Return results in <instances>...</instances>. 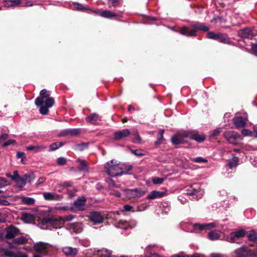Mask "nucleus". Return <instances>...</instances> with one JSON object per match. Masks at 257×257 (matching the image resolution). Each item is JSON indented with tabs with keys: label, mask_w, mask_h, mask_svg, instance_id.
Here are the masks:
<instances>
[{
	"label": "nucleus",
	"mask_w": 257,
	"mask_h": 257,
	"mask_svg": "<svg viewBox=\"0 0 257 257\" xmlns=\"http://www.w3.org/2000/svg\"><path fill=\"white\" fill-rule=\"evenodd\" d=\"M221 132L220 128H217L211 134L210 137H215L216 136H217L219 133Z\"/></svg>",
	"instance_id": "nucleus-58"
},
{
	"label": "nucleus",
	"mask_w": 257,
	"mask_h": 257,
	"mask_svg": "<svg viewBox=\"0 0 257 257\" xmlns=\"http://www.w3.org/2000/svg\"><path fill=\"white\" fill-rule=\"evenodd\" d=\"M6 231L7 233L5 235V238L6 239H14L17 235L20 234L19 229L13 225H10L6 227Z\"/></svg>",
	"instance_id": "nucleus-8"
},
{
	"label": "nucleus",
	"mask_w": 257,
	"mask_h": 257,
	"mask_svg": "<svg viewBox=\"0 0 257 257\" xmlns=\"http://www.w3.org/2000/svg\"><path fill=\"white\" fill-rule=\"evenodd\" d=\"M86 199L82 197L81 198L77 199L74 202L73 205L76 207H80L85 205L86 203Z\"/></svg>",
	"instance_id": "nucleus-33"
},
{
	"label": "nucleus",
	"mask_w": 257,
	"mask_h": 257,
	"mask_svg": "<svg viewBox=\"0 0 257 257\" xmlns=\"http://www.w3.org/2000/svg\"><path fill=\"white\" fill-rule=\"evenodd\" d=\"M16 144L17 142L16 140L11 139L4 143L2 146L3 147H7L10 145H15Z\"/></svg>",
	"instance_id": "nucleus-48"
},
{
	"label": "nucleus",
	"mask_w": 257,
	"mask_h": 257,
	"mask_svg": "<svg viewBox=\"0 0 257 257\" xmlns=\"http://www.w3.org/2000/svg\"><path fill=\"white\" fill-rule=\"evenodd\" d=\"M107 1L108 7L110 8L112 7L116 8L118 7L122 3V0H107Z\"/></svg>",
	"instance_id": "nucleus-35"
},
{
	"label": "nucleus",
	"mask_w": 257,
	"mask_h": 257,
	"mask_svg": "<svg viewBox=\"0 0 257 257\" xmlns=\"http://www.w3.org/2000/svg\"><path fill=\"white\" fill-rule=\"evenodd\" d=\"M28 176L26 175V174L23 176H20L17 182L21 184L22 186L25 185L27 182Z\"/></svg>",
	"instance_id": "nucleus-41"
},
{
	"label": "nucleus",
	"mask_w": 257,
	"mask_h": 257,
	"mask_svg": "<svg viewBox=\"0 0 257 257\" xmlns=\"http://www.w3.org/2000/svg\"><path fill=\"white\" fill-rule=\"evenodd\" d=\"M35 199L31 197H23L22 198V203L28 205H32L35 203Z\"/></svg>",
	"instance_id": "nucleus-29"
},
{
	"label": "nucleus",
	"mask_w": 257,
	"mask_h": 257,
	"mask_svg": "<svg viewBox=\"0 0 257 257\" xmlns=\"http://www.w3.org/2000/svg\"><path fill=\"white\" fill-rule=\"evenodd\" d=\"M19 177H20V176L18 174V171H15L13 173V175H12V179L16 182H17Z\"/></svg>",
	"instance_id": "nucleus-54"
},
{
	"label": "nucleus",
	"mask_w": 257,
	"mask_h": 257,
	"mask_svg": "<svg viewBox=\"0 0 257 257\" xmlns=\"http://www.w3.org/2000/svg\"><path fill=\"white\" fill-rule=\"evenodd\" d=\"M215 226V224L214 223L211 222L209 223L205 224V230L210 229L214 227Z\"/></svg>",
	"instance_id": "nucleus-59"
},
{
	"label": "nucleus",
	"mask_w": 257,
	"mask_h": 257,
	"mask_svg": "<svg viewBox=\"0 0 257 257\" xmlns=\"http://www.w3.org/2000/svg\"><path fill=\"white\" fill-rule=\"evenodd\" d=\"M120 171L122 172V175L124 174H130L129 171L132 170L133 166L128 164H120Z\"/></svg>",
	"instance_id": "nucleus-26"
},
{
	"label": "nucleus",
	"mask_w": 257,
	"mask_h": 257,
	"mask_svg": "<svg viewBox=\"0 0 257 257\" xmlns=\"http://www.w3.org/2000/svg\"><path fill=\"white\" fill-rule=\"evenodd\" d=\"M208 237L210 239L213 240L218 239L219 237V234L215 231H211L208 234Z\"/></svg>",
	"instance_id": "nucleus-39"
},
{
	"label": "nucleus",
	"mask_w": 257,
	"mask_h": 257,
	"mask_svg": "<svg viewBox=\"0 0 257 257\" xmlns=\"http://www.w3.org/2000/svg\"><path fill=\"white\" fill-rule=\"evenodd\" d=\"M106 173L110 176L115 177L122 175V172L120 171V164L110 165L107 163L105 167Z\"/></svg>",
	"instance_id": "nucleus-6"
},
{
	"label": "nucleus",
	"mask_w": 257,
	"mask_h": 257,
	"mask_svg": "<svg viewBox=\"0 0 257 257\" xmlns=\"http://www.w3.org/2000/svg\"><path fill=\"white\" fill-rule=\"evenodd\" d=\"M48 244L42 242L37 243L34 245V250L38 253L46 255L48 253Z\"/></svg>",
	"instance_id": "nucleus-14"
},
{
	"label": "nucleus",
	"mask_w": 257,
	"mask_h": 257,
	"mask_svg": "<svg viewBox=\"0 0 257 257\" xmlns=\"http://www.w3.org/2000/svg\"><path fill=\"white\" fill-rule=\"evenodd\" d=\"M74 7L77 10L82 11H85L87 10L83 5L79 3L74 4Z\"/></svg>",
	"instance_id": "nucleus-51"
},
{
	"label": "nucleus",
	"mask_w": 257,
	"mask_h": 257,
	"mask_svg": "<svg viewBox=\"0 0 257 257\" xmlns=\"http://www.w3.org/2000/svg\"><path fill=\"white\" fill-rule=\"evenodd\" d=\"M21 219L25 222L30 223L35 220V216L32 214L25 213L22 214Z\"/></svg>",
	"instance_id": "nucleus-21"
},
{
	"label": "nucleus",
	"mask_w": 257,
	"mask_h": 257,
	"mask_svg": "<svg viewBox=\"0 0 257 257\" xmlns=\"http://www.w3.org/2000/svg\"><path fill=\"white\" fill-rule=\"evenodd\" d=\"M146 191L140 188H136L134 189H126L125 190V195L126 197L129 199L135 197H140L143 196Z\"/></svg>",
	"instance_id": "nucleus-7"
},
{
	"label": "nucleus",
	"mask_w": 257,
	"mask_h": 257,
	"mask_svg": "<svg viewBox=\"0 0 257 257\" xmlns=\"http://www.w3.org/2000/svg\"><path fill=\"white\" fill-rule=\"evenodd\" d=\"M63 251L67 256L75 255L78 253V249L76 248L66 246L63 248Z\"/></svg>",
	"instance_id": "nucleus-20"
},
{
	"label": "nucleus",
	"mask_w": 257,
	"mask_h": 257,
	"mask_svg": "<svg viewBox=\"0 0 257 257\" xmlns=\"http://www.w3.org/2000/svg\"><path fill=\"white\" fill-rule=\"evenodd\" d=\"M74 218V216L72 215H67L64 217H58L57 218L45 217L42 219L41 223L43 225H50L53 228H60L65 221H71Z\"/></svg>",
	"instance_id": "nucleus-2"
},
{
	"label": "nucleus",
	"mask_w": 257,
	"mask_h": 257,
	"mask_svg": "<svg viewBox=\"0 0 257 257\" xmlns=\"http://www.w3.org/2000/svg\"><path fill=\"white\" fill-rule=\"evenodd\" d=\"M131 132V134L130 135L132 136L133 143L136 144H141L142 139L138 131L134 130Z\"/></svg>",
	"instance_id": "nucleus-23"
},
{
	"label": "nucleus",
	"mask_w": 257,
	"mask_h": 257,
	"mask_svg": "<svg viewBox=\"0 0 257 257\" xmlns=\"http://www.w3.org/2000/svg\"><path fill=\"white\" fill-rule=\"evenodd\" d=\"M46 178H45L44 177H41L39 178L36 183V185L37 186L40 185V184H41L43 182H44L46 181Z\"/></svg>",
	"instance_id": "nucleus-62"
},
{
	"label": "nucleus",
	"mask_w": 257,
	"mask_h": 257,
	"mask_svg": "<svg viewBox=\"0 0 257 257\" xmlns=\"http://www.w3.org/2000/svg\"><path fill=\"white\" fill-rule=\"evenodd\" d=\"M43 197L46 200L51 201L56 200L55 195L50 192H45L43 193Z\"/></svg>",
	"instance_id": "nucleus-37"
},
{
	"label": "nucleus",
	"mask_w": 257,
	"mask_h": 257,
	"mask_svg": "<svg viewBox=\"0 0 257 257\" xmlns=\"http://www.w3.org/2000/svg\"><path fill=\"white\" fill-rule=\"evenodd\" d=\"M246 234V231L243 229L232 231L227 237V240L231 243H239L240 239L244 237Z\"/></svg>",
	"instance_id": "nucleus-5"
},
{
	"label": "nucleus",
	"mask_w": 257,
	"mask_h": 257,
	"mask_svg": "<svg viewBox=\"0 0 257 257\" xmlns=\"http://www.w3.org/2000/svg\"><path fill=\"white\" fill-rule=\"evenodd\" d=\"M238 34L239 37L242 38H250L255 36L252 30L248 27L240 30Z\"/></svg>",
	"instance_id": "nucleus-16"
},
{
	"label": "nucleus",
	"mask_w": 257,
	"mask_h": 257,
	"mask_svg": "<svg viewBox=\"0 0 257 257\" xmlns=\"http://www.w3.org/2000/svg\"><path fill=\"white\" fill-rule=\"evenodd\" d=\"M9 137V135L8 134L4 133L1 135H0V143L6 141Z\"/></svg>",
	"instance_id": "nucleus-57"
},
{
	"label": "nucleus",
	"mask_w": 257,
	"mask_h": 257,
	"mask_svg": "<svg viewBox=\"0 0 257 257\" xmlns=\"http://www.w3.org/2000/svg\"><path fill=\"white\" fill-rule=\"evenodd\" d=\"M99 16L106 19H112L118 17L119 15L109 10H102V12L99 13Z\"/></svg>",
	"instance_id": "nucleus-17"
},
{
	"label": "nucleus",
	"mask_w": 257,
	"mask_h": 257,
	"mask_svg": "<svg viewBox=\"0 0 257 257\" xmlns=\"http://www.w3.org/2000/svg\"><path fill=\"white\" fill-rule=\"evenodd\" d=\"M69 136H76L80 133V130L78 128L69 129Z\"/></svg>",
	"instance_id": "nucleus-46"
},
{
	"label": "nucleus",
	"mask_w": 257,
	"mask_h": 257,
	"mask_svg": "<svg viewBox=\"0 0 257 257\" xmlns=\"http://www.w3.org/2000/svg\"><path fill=\"white\" fill-rule=\"evenodd\" d=\"M64 143L62 142H56L51 144L49 146V151H53L63 146Z\"/></svg>",
	"instance_id": "nucleus-34"
},
{
	"label": "nucleus",
	"mask_w": 257,
	"mask_h": 257,
	"mask_svg": "<svg viewBox=\"0 0 257 257\" xmlns=\"http://www.w3.org/2000/svg\"><path fill=\"white\" fill-rule=\"evenodd\" d=\"M89 218L95 224L102 222L104 219L101 214L100 212L97 211H93L90 212L89 215Z\"/></svg>",
	"instance_id": "nucleus-15"
},
{
	"label": "nucleus",
	"mask_w": 257,
	"mask_h": 257,
	"mask_svg": "<svg viewBox=\"0 0 257 257\" xmlns=\"http://www.w3.org/2000/svg\"><path fill=\"white\" fill-rule=\"evenodd\" d=\"M239 162V158L237 157H233L227 164V166L232 169L233 167H236Z\"/></svg>",
	"instance_id": "nucleus-31"
},
{
	"label": "nucleus",
	"mask_w": 257,
	"mask_h": 257,
	"mask_svg": "<svg viewBox=\"0 0 257 257\" xmlns=\"http://www.w3.org/2000/svg\"><path fill=\"white\" fill-rule=\"evenodd\" d=\"M191 26L195 30H190L187 27L184 26L180 29V33L186 36L195 37L197 35L196 30L203 32H208L209 30V28L207 26L199 23L192 24Z\"/></svg>",
	"instance_id": "nucleus-3"
},
{
	"label": "nucleus",
	"mask_w": 257,
	"mask_h": 257,
	"mask_svg": "<svg viewBox=\"0 0 257 257\" xmlns=\"http://www.w3.org/2000/svg\"><path fill=\"white\" fill-rule=\"evenodd\" d=\"M241 133L245 136H252V132L247 129L242 130Z\"/></svg>",
	"instance_id": "nucleus-55"
},
{
	"label": "nucleus",
	"mask_w": 257,
	"mask_h": 257,
	"mask_svg": "<svg viewBox=\"0 0 257 257\" xmlns=\"http://www.w3.org/2000/svg\"><path fill=\"white\" fill-rule=\"evenodd\" d=\"M0 204L5 206H8L10 205V203L6 199L0 198Z\"/></svg>",
	"instance_id": "nucleus-63"
},
{
	"label": "nucleus",
	"mask_w": 257,
	"mask_h": 257,
	"mask_svg": "<svg viewBox=\"0 0 257 257\" xmlns=\"http://www.w3.org/2000/svg\"><path fill=\"white\" fill-rule=\"evenodd\" d=\"M164 179L163 178H159L154 177L152 178V182L154 184H161L163 183Z\"/></svg>",
	"instance_id": "nucleus-45"
},
{
	"label": "nucleus",
	"mask_w": 257,
	"mask_h": 257,
	"mask_svg": "<svg viewBox=\"0 0 257 257\" xmlns=\"http://www.w3.org/2000/svg\"><path fill=\"white\" fill-rule=\"evenodd\" d=\"M131 151L132 154L137 157H141L145 155V154L143 153L145 151L142 149H138L135 150H131Z\"/></svg>",
	"instance_id": "nucleus-42"
},
{
	"label": "nucleus",
	"mask_w": 257,
	"mask_h": 257,
	"mask_svg": "<svg viewBox=\"0 0 257 257\" xmlns=\"http://www.w3.org/2000/svg\"><path fill=\"white\" fill-rule=\"evenodd\" d=\"M99 115L96 113L90 114L86 118V120L91 124H95L96 122L99 120Z\"/></svg>",
	"instance_id": "nucleus-25"
},
{
	"label": "nucleus",
	"mask_w": 257,
	"mask_h": 257,
	"mask_svg": "<svg viewBox=\"0 0 257 257\" xmlns=\"http://www.w3.org/2000/svg\"><path fill=\"white\" fill-rule=\"evenodd\" d=\"M207 38L218 41L220 43L233 45V42L228 37V35L225 33H215L213 32H209L207 34Z\"/></svg>",
	"instance_id": "nucleus-4"
},
{
	"label": "nucleus",
	"mask_w": 257,
	"mask_h": 257,
	"mask_svg": "<svg viewBox=\"0 0 257 257\" xmlns=\"http://www.w3.org/2000/svg\"><path fill=\"white\" fill-rule=\"evenodd\" d=\"M213 21L215 23H223L226 22V20L224 18L223 16H216L214 18Z\"/></svg>",
	"instance_id": "nucleus-43"
},
{
	"label": "nucleus",
	"mask_w": 257,
	"mask_h": 257,
	"mask_svg": "<svg viewBox=\"0 0 257 257\" xmlns=\"http://www.w3.org/2000/svg\"><path fill=\"white\" fill-rule=\"evenodd\" d=\"M164 130H161L159 131L157 136V140L155 142V145L156 146H159L162 144L163 141L164 140Z\"/></svg>",
	"instance_id": "nucleus-30"
},
{
	"label": "nucleus",
	"mask_w": 257,
	"mask_h": 257,
	"mask_svg": "<svg viewBox=\"0 0 257 257\" xmlns=\"http://www.w3.org/2000/svg\"><path fill=\"white\" fill-rule=\"evenodd\" d=\"M20 4V0H5L4 1V5L6 7H14Z\"/></svg>",
	"instance_id": "nucleus-27"
},
{
	"label": "nucleus",
	"mask_w": 257,
	"mask_h": 257,
	"mask_svg": "<svg viewBox=\"0 0 257 257\" xmlns=\"http://www.w3.org/2000/svg\"><path fill=\"white\" fill-rule=\"evenodd\" d=\"M46 148V147L44 146H29L26 147L27 150L29 151H34L35 152H38L41 150H44Z\"/></svg>",
	"instance_id": "nucleus-36"
},
{
	"label": "nucleus",
	"mask_w": 257,
	"mask_h": 257,
	"mask_svg": "<svg viewBox=\"0 0 257 257\" xmlns=\"http://www.w3.org/2000/svg\"><path fill=\"white\" fill-rule=\"evenodd\" d=\"M67 159L64 157H59L57 160V164L59 166H63L66 164Z\"/></svg>",
	"instance_id": "nucleus-47"
},
{
	"label": "nucleus",
	"mask_w": 257,
	"mask_h": 257,
	"mask_svg": "<svg viewBox=\"0 0 257 257\" xmlns=\"http://www.w3.org/2000/svg\"><path fill=\"white\" fill-rule=\"evenodd\" d=\"M251 50L253 55L257 56V43L251 44Z\"/></svg>",
	"instance_id": "nucleus-53"
},
{
	"label": "nucleus",
	"mask_w": 257,
	"mask_h": 257,
	"mask_svg": "<svg viewBox=\"0 0 257 257\" xmlns=\"http://www.w3.org/2000/svg\"><path fill=\"white\" fill-rule=\"evenodd\" d=\"M28 242V239L26 237L21 236L19 237L15 238L12 240V243L13 244H25Z\"/></svg>",
	"instance_id": "nucleus-24"
},
{
	"label": "nucleus",
	"mask_w": 257,
	"mask_h": 257,
	"mask_svg": "<svg viewBox=\"0 0 257 257\" xmlns=\"http://www.w3.org/2000/svg\"><path fill=\"white\" fill-rule=\"evenodd\" d=\"M17 257H28V255L25 253H23L22 252L19 251L17 253Z\"/></svg>",
	"instance_id": "nucleus-64"
},
{
	"label": "nucleus",
	"mask_w": 257,
	"mask_h": 257,
	"mask_svg": "<svg viewBox=\"0 0 257 257\" xmlns=\"http://www.w3.org/2000/svg\"><path fill=\"white\" fill-rule=\"evenodd\" d=\"M106 182H107L109 187H115L117 188L120 187L121 185L120 184H116L115 182L112 179H107L106 180Z\"/></svg>",
	"instance_id": "nucleus-40"
},
{
	"label": "nucleus",
	"mask_w": 257,
	"mask_h": 257,
	"mask_svg": "<svg viewBox=\"0 0 257 257\" xmlns=\"http://www.w3.org/2000/svg\"><path fill=\"white\" fill-rule=\"evenodd\" d=\"M185 136L188 139L194 140L198 143L203 142L205 139L204 135H200L197 131H186Z\"/></svg>",
	"instance_id": "nucleus-9"
},
{
	"label": "nucleus",
	"mask_w": 257,
	"mask_h": 257,
	"mask_svg": "<svg viewBox=\"0 0 257 257\" xmlns=\"http://www.w3.org/2000/svg\"><path fill=\"white\" fill-rule=\"evenodd\" d=\"M248 121L247 118L243 116H235L233 119L232 121L235 125V128H243L245 126V124Z\"/></svg>",
	"instance_id": "nucleus-12"
},
{
	"label": "nucleus",
	"mask_w": 257,
	"mask_h": 257,
	"mask_svg": "<svg viewBox=\"0 0 257 257\" xmlns=\"http://www.w3.org/2000/svg\"><path fill=\"white\" fill-rule=\"evenodd\" d=\"M110 194L113 195L117 197H120L121 196V193L117 190H112L110 192Z\"/></svg>",
	"instance_id": "nucleus-61"
},
{
	"label": "nucleus",
	"mask_w": 257,
	"mask_h": 257,
	"mask_svg": "<svg viewBox=\"0 0 257 257\" xmlns=\"http://www.w3.org/2000/svg\"><path fill=\"white\" fill-rule=\"evenodd\" d=\"M194 229L197 230L198 229L199 230H205V224H199L196 223L194 225Z\"/></svg>",
	"instance_id": "nucleus-50"
},
{
	"label": "nucleus",
	"mask_w": 257,
	"mask_h": 257,
	"mask_svg": "<svg viewBox=\"0 0 257 257\" xmlns=\"http://www.w3.org/2000/svg\"><path fill=\"white\" fill-rule=\"evenodd\" d=\"M8 184H9V183L6 178L0 177V188L6 186Z\"/></svg>",
	"instance_id": "nucleus-52"
},
{
	"label": "nucleus",
	"mask_w": 257,
	"mask_h": 257,
	"mask_svg": "<svg viewBox=\"0 0 257 257\" xmlns=\"http://www.w3.org/2000/svg\"><path fill=\"white\" fill-rule=\"evenodd\" d=\"M164 192H160L157 190H154L150 192V193L147 196V199H154L157 198H161L164 196Z\"/></svg>",
	"instance_id": "nucleus-19"
},
{
	"label": "nucleus",
	"mask_w": 257,
	"mask_h": 257,
	"mask_svg": "<svg viewBox=\"0 0 257 257\" xmlns=\"http://www.w3.org/2000/svg\"><path fill=\"white\" fill-rule=\"evenodd\" d=\"M26 175L29 176L27 177V182H31L34 179V175L33 173H27L26 174Z\"/></svg>",
	"instance_id": "nucleus-60"
},
{
	"label": "nucleus",
	"mask_w": 257,
	"mask_h": 257,
	"mask_svg": "<svg viewBox=\"0 0 257 257\" xmlns=\"http://www.w3.org/2000/svg\"><path fill=\"white\" fill-rule=\"evenodd\" d=\"M50 92L46 89H42L40 92V96L35 101L36 106L40 107L39 111L41 114L45 115L49 111V108L54 104V99L50 97Z\"/></svg>",
	"instance_id": "nucleus-1"
},
{
	"label": "nucleus",
	"mask_w": 257,
	"mask_h": 257,
	"mask_svg": "<svg viewBox=\"0 0 257 257\" xmlns=\"http://www.w3.org/2000/svg\"><path fill=\"white\" fill-rule=\"evenodd\" d=\"M77 162L79 163L78 170L80 171L88 172V164L85 160L78 159Z\"/></svg>",
	"instance_id": "nucleus-22"
},
{
	"label": "nucleus",
	"mask_w": 257,
	"mask_h": 257,
	"mask_svg": "<svg viewBox=\"0 0 257 257\" xmlns=\"http://www.w3.org/2000/svg\"><path fill=\"white\" fill-rule=\"evenodd\" d=\"M234 253L236 257H246L248 254V248L242 246L235 250Z\"/></svg>",
	"instance_id": "nucleus-18"
},
{
	"label": "nucleus",
	"mask_w": 257,
	"mask_h": 257,
	"mask_svg": "<svg viewBox=\"0 0 257 257\" xmlns=\"http://www.w3.org/2000/svg\"><path fill=\"white\" fill-rule=\"evenodd\" d=\"M131 134L128 129H124L121 131H116L114 133L113 139L115 141H119L126 138Z\"/></svg>",
	"instance_id": "nucleus-13"
},
{
	"label": "nucleus",
	"mask_w": 257,
	"mask_h": 257,
	"mask_svg": "<svg viewBox=\"0 0 257 257\" xmlns=\"http://www.w3.org/2000/svg\"><path fill=\"white\" fill-rule=\"evenodd\" d=\"M3 255L6 257H17V253L14 252L8 249H4Z\"/></svg>",
	"instance_id": "nucleus-38"
},
{
	"label": "nucleus",
	"mask_w": 257,
	"mask_h": 257,
	"mask_svg": "<svg viewBox=\"0 0 257 257\" xmlns=\"http://www.w3.org/2000/svg\"><path fill=\"white\" fill-rule=\"evenodd\" d=\"M88 146V144L86 143H82L78 145V147L80 151H82L84 149L87 148Z\"/></svg>",
	"instance_id": "nucleus-56"
},
{
	"label": "nucleus",
	"mask_w": 257,
	"mask_h": 257,
	"mask_svg": "<svg viewBox=\"0 0 257 257\" xmlns=\"http://www.w3.org/2000/svg\"><path fill=\"white\" fill-rule=\"evenodd\" d=\"M191 160L196 163H202V162L206 163L208 161L207 160L204 159L201 157H197L196 158H193V159H191Z\"/></svg>",
	"instance_id": "nucleus-49"
},
{
	"label": "nucleus",
	"mask_w": 257,
	"mask_h": 257,
	"mask_svg": "<svg viewBox=\"0 0 257 257\" xmlns=\"http://www.w3.org/2000/svg\"><path fill=\"white\" fill-rule=\"evenodd\" d=\"M224 137L229 143L235 144L240 136L234 131H226L224 133Z\"/></svg>",
	"instance_id": "nucleus-10"
},
{
	"label": "nucleus",
	"mask_w": 257,
	"mask_h": 257,
	"mask_svg": "<svg viewBox=\"0 0 257 257\" xmlns=\"http://www.w3.org/2000/svg\"><path fill=\"white\" fill-rule=\"evenodd\" d=\"M8 218V214L3 210L0 211V222H6Z\"/></svg>",
	"instance_id": "nucleus-44"
},
{
	"label": "nucleus",
	"mask_w": 257,
	"mask_h": 257,
	"mask_svg": "<svg viewBox=\"0 0 257 257\" xmlns=\"http://www.w3.org/2000/svg\"><path fill=\"white\" fill-rule=\"evenodd\" d=\"M245 236L249 241L254 242L257 240V233L253 230L246 231Z\"/></svg>",
	"instance_id": "nucleus-28"
},
{
	"label": "nucleus",
	"mask_w": 257,
	"mask_h": 257,
	"mask_svg": "<svg viewBox=\"0 0 257 257\" xmlns=\"http://www.w3.org/2000/svg\"><path fill=\"white\" fill-rule=\"evenodd\" d=\"M186 131L181 134L174 135L171 138V142L174 145H178L185 144L186 142V139L188 137L185 136Z\"/></svg>",
	"instance_id": "nucleus-11"
},
{
	"label": "nucleus",
	"mask_w": 257,
	"mask_h": 257,
	"mask_svg": "<svg viewBox=\"0 0 257 257\" xmlns=\"http://www.w3.org/2000/svg\"><path fill=\"white\" fill-rule=\"evenodd\" d=\"M199 188H197L193 187V186H191L186 190V194L190 196L196 195L199 192Z\"/></svg>",
	"instance_id": "nucleus-32"
}]
</instances>
